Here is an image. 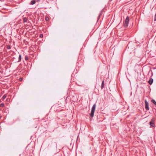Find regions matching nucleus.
Here are the masks:
<instances>
[{
	"label": "nucleus",
	"mask_w": 156,
	"mask_h": 156,
	"mask_svg": "<svg viewBox=\"0 0 156 156\" xmlns=\"http://www.w3.org/2000/svg\"><path fill=\"white\" fill-rule=\"evenodd\" d=\"M43 34H41L40 35V36H39V37H41V38H42L43 37Z\"/></svg>",
	"instance_id": "2eb2a0df"
},
{
	"label": "nucleus",
	"mask_w": 156,
	"mask_h": 156,
	"mask_svg": "<svg viewBox=\"0 0 156 156\" xmlns=\"http://www.w3.org/2000/svg\"><path fill=\"white\" fill-rule=\"evenodd\" d=\"M150 124L152 127H154L155 126L154 123V122H150Z\"/></svg>",
	"instance_id": "0eeeda50"
},
{
	"label": "nucleus",
	"mask_w": 156,
	"mask_h": 156,
	"mask_svg": "<svg viewBox=\"0 0 156 156\" xmlns=\"http://www.w3.org/2000/svg\"><path fill=\"white\" fill-rule=\"evenodd\" d=\"M105 86V84H104V80H103L101 83V89H102Z\"/></svg>",
	"instance_id": "20e7f679"
},
{
	"label": "nucleus",
	"mask_w": 156,
	"mask_h": 156,
	"mask_svg": "<svg viewBox=\"0 0 156 156\" xmlns=\"http://www.w3.org/2000/svg\"><path fill=\"white\" fill-rule=\"evenodd\" d=\"M145 109L147 110H149V104L146 100L145 101Z\"/></svg>",
	"instance_id": "7ed1b4c3"
},
{
	"label": "nucleus",
	"mask_w": 156,
	"mask_h": 156,
	"mask_svg": "<svg viewBox=\"0 0 156 156\" xmlns=\"http://www.w3.org/2000/svg\"><path fill=\"white\" fill-rule=\"evenodd\" d=\"M155 18L154 19V21H156V16H155Z\"/></svg>",
	"instance_id": "f3484780"
},
{
	"label": "nucleus",
	"mask_w": 156,
	"mask_h": 156,
	"mask_svg": "<svg viewBox=\"0 0 156 156\" xmlns=\"http://www.w3.org/2000/svg\"><path fill=\"white\" fill-rule=\"evenodd\" d=\"M7 48L10 49L11 48V47L9 45H8L7 46Z\"/></svg>",
	"instance_id": "9b49d317"
},
{
	"label": "nucleus",
	"mask_w": 156,
	"mask_h": 156,
	"mask_svg": "<svg viewBox=\"0 0 156 156\" xmlns=\"http://www.w3.org/2000/svg\"><path fill=\"white\" fill-rule=\"evenodd\" d=\"M21 59V55H20L19 57V60L18 62H20Z\"/></svg>",
	"instance_id": "6e6552de"
},
{
	"label": "nucleus",
	"mask_w": 156,
	"mask_h": 156,
	"mask_svg": "<svg viewBox=\"0 0 156 156\" xmlns=\"http://www.w3.org/2000/svg\"><path fill=\"white\" fill-rule=\"evenodd\" d=\"M35 0H33L31 1L30 3V4L31 5H34L35 3Z\"/></svg>",
	"instance_id": "423d86ee"
},
{
	"label": "nucleus",
	"mask_w": 156,
	"mask_h": 156,
	"mask_svg": "<svg viewBox=\"0 0 156 156\" xmlns=\"http://www.w3.org/2000/svg\"><path fill=\"white\" fill-rule=\"evenodd\" d=\"M28 59H29V58H28V57L26 56H25V59L26 60H27V61L28 60Z\"/></svg>",
	"instance_id": "4468645a"
},
{
	"label": "nucleus",
	"mask_w": 156,
	"mask_h": 156,
	"mask_svg": "<svg viewBox=\"0 0 156 156\" xmlns=\"http://www.w3.org/2000/svg\"><path fill=\"white\" fill-rule=\"evenodd\" d=\"M35 1H36L37 2H39L40 1V0H35Z\"/></svg>",
	"instance_id": "a211bd4d"
},
{
	"label": "nucleus",
	"mask_w": 156,
	"mask_h": 156,
	"mask_svg": "<svg viewBox=\"0 0 156 156\" xmlns=\"http://www.w3.org/2000/svg\"><path fill=\"white\" fill-rule=\"evenodd\" d=\"M45 20L46 21H48L49 20V18L48 16L46 17L45 18Z\"/></svg>",
	"instance_id": "f8f14e48"
},
{
	"label": "nucleus",
	"mask_w": 156,
	"mask_h": 156,
	"mask_svg": "<svg viewBox=\"0 0 156 156\" xmlns=\"http://www.w3.org/2000/svg\"><path fill=\"white\" fill-rule=\"evenodd\" d=\"M6 94H5L3 96L2 98L3 99H5L6 98Z\"/></svg>",
	"instance_id": "ddd939ff"
},
{
	"label": "nucleus",
	"mask_w": 156,
	"mask_h": 156,
	"mask_svg": "<svg viewBox=\"0 0 156 156\" xmlns=\"http://www.w3.org/2000/svg\"><path fill=\"white\" fill-rule=\"evenodd\" d=\"M1 102V100H0V103Z\"/></svg>",
	"instance_id": "aec40b11"
},
{
	"label": "nucleus",
	"mask_w": 156,
	"mask_h": 156,
	"mask_svg": "<svg viewBox=\"0 0 156 156\" xmlns=\"http://www.w3.org/2000/svg\"><path fill=\"white\" fill-rule=\"evenodd\" d=\"M27 19L25 17V18H23V21L24 22H27Z\"/></svg>",
	"instance_id": "1a4fd4ad"
},
{
	"label": "nucleus",
	"mask_w": 156,
	"mask_h": 156,
	"mask_svg": "<svg viewBox=\"0 0 156 156\" xmlns=\"http://www.w3.org/2000/svg\"><path fill=\"white\" fill-rule=\"evenodd\" d=\"M96 107V105L95 104H94L93 105L91 110V113L90 114V116L91 117H93L94 115V113L95 109Z\"/></svg>",
	"instance_id": "f257e3e1"
},
{
	"label": "nucleus",
	"mask_w": 156,
	"mask_h": 156,
	"mask_svg": "<svg viewBox=\"0 0 156 156\" xmlns=\"http://www.w3.org/2000/svg\"><path fill=\"white\" fill-rule=\"evenodd\" d=\"M0 106L1 107H3L4 106V103H2L1 104H0Z\"/></svg>",
	"instance_id": "9d476101"
},
{
	"label": "nucleus",
	"mask_w": 156,
	"mask_h": 156,
	"mask_svg": "<svg viewBox=\"0 0 156 156\" xmlns=\"http://www.w3.org/2000/svg\"><path fill=\"white\" fill-rule=\"evenodd\" d=\"M153 81V79L152 78H151L148 81V83L150 85H151Z\"/></svg>",
	"instance_id": "39448f33"
},
{
	"label": "nucleus",
	"mask_w": 156,
	"mask_h": 156,
	"mask_svg": "<svg viewBox=\"0 0 156 156\" xmlns=\"http://www.w3.org/2000/svg\"><path fill=\"white\" fill-rule=\"evenodd\" d=\"M150 122H152L154 123V120L153 119H151V121Z\"/></svg>",
	"instance_id": "dca6fc26"
},
{
	"label": "nucleus",
	"mask_w": 156,
	"mask_h": 156,
	"mask_svg": "<svg viewBox=\"0 0 156 156\" xmlns=\"http://www.w3.org/2000/svg\"><path fill=\"white\" fill-rule=\"evenodd\" d=\"M129 18L128 16H127L125 20V22L124 23V26L125 27H127L128 26L129 22Z\"/></svg>",
	"instance_id": "f03ea898"
},
{
	"label": "nucleus",
	"mask_w": 156,
	"mask_h": 156,
	"mask_svg": "<svg viewBox=\"0 0 156 156\" xmlns=\"http://www.w3.org/2000/svg\"><path fill=\"white\" fill-rule=\"evenodd\" d=\"M156 69V68H154L153 69Z\"/></svg>",
	"instance_id": "6ab92c4d"
}]
</instances>
